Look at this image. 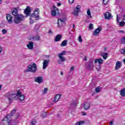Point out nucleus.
I'll return each mask as SVG.
<instances>
[{"label":"nucleus","mask_w":125,"mask_h":125,"mask_svg":"<svg viewBox=\"0 0 125 125\" xmlns=\"http://www.w3.org/2000/svg\"><path fill=\"white\" fill-rule=\"evenodd\" d=\"M17 109L14 108L11 111L10 114H7V116L1 121L0 123L1 125H10V120L8 119V118H10L11 117H13L15 112H16Z\"/></svg>","instance_id":"f257e3e1"},{"label":"nucleus","mask_w":125,"mask_h":125,"mask_svg":"<svg viewBox=\"0 0 125 125\" xmlns=\"http://www.w3.org/2000/svg\"><path fill=\"white\" fill-rule=\"evenodd\" d=\"M25 17L24 15L22 14H18L14 17V22L15 24H19L20 23H22L24 20H25Z\"/></svg>","instance_id":"f03ea898"},{"label":"nucleus","mask_w":125,"mask_h":125,"mask_svg":"<svg viewBox=\"0 0 125 125\" xmlns=\"http://www.w3.org/2000/svg\"><path fill=\"white\" fill-rule=\"evenodd\" d=\"M37 70H38V67H37V64L35 63L33 64H29L27 67V69L24 70L25 73H28V72H30L31 73H33L35 74L37 72Z\"/></svg>","instance_id":"7ed1b4c3"},{"label":"nucleus","mask_w":125,"mask_h":125,"mask_svg":"<svg viewBox=\"0 0 125 125\" xmlns=\"http://www.w3.org/2000/svg\"><path fill=\"white\" fill-rule=\"evenodd\" d=\"M31 11L32 10H31V8L30 7V6H27L26 9L24 11V14L26 15L25 17H27V16H30V19L34 18V17L36 18V15L34 14V13H33L32 14H30Z\"/></svg>","instance_id":"20e7f679"},{"label":"nucleus","mask_w":125,"mask_h":125,"mask_svg":"<svg viewBox=\"0 0 125 125\" xmlns=\"http://www.w3.org/2000/svg\"><path fill=\"white\" fill-rule=\"evenodd\" d=\"M6 97L8 98L9 102L10 103H12L13 102V100L16 99V94H12L11 93H7L5 94Z\"/></svg>","instance_id":"39448f33"},{"label":"nucleus","mask_w":125,"mask_h":125,"mask_svg":"<svg viewBox=\"0 0 125 125\" xmlns=\"http://www.w3.org/2000/svg\"><path fill=\"white\" fill-rule=\"evenodd\" d=\"M85 66L87 70H89L90 71L92 70V69L94 68V64H93V60L90 59L89 62H86Z\"/></svg>","instance_id":"423d86ee"},{"label":"nucleus","mask_w":125,"mask_h":125,"mask_svg":"<svg viewBox=\"0 0 125 125\" xmlns=\"http://www.w3.org/2000/svg\"><path fill=\"white\" fill-rule=\"evenodd\" d=\"M6 19L9 24H12V23L14 22V20H13V17H12V15L9 14H6Z\"/></svg>","instance_id":"0eeeda50"},{"label":"nucleus","mask_w":125,"mask_h":125,"mask_svg":"<svg viewBox=\"0 0 125 125\" xmlns=\"http://www.w3.org/2000/svg\"><path fill=\"white\" fill-rule=\"evenodd\" d=\"M81 7H82V6L80 5H77V6L74 9L73 14L74 15H79V13L80 12V11H81Z\"/></svg>","instance_id":"6e6552de"},{"label":"nucleus","mask_w":125,"mask_h":125,"mask_svg":"<svg viewBox=\"0 0 125 125\" xmlns=\"http://www.w3.org/2000/svg\"><path fill=\"white\" fill-rule=\"evenodd\" d=\"M33 13H34L35 15V20H39V19H40V9L36 8Z\"/></svg>","instance_id":"1a4fd4ad"},{"label":"nucleus","mask_w":125,"mask_h":125,"mask_svg":"<svg viewBox=\"0 0 125 125\" xmlns=\"http://www.w3.org/2000/svg\"><path fill=\"white\" fill-rule=\"evenodd\" d=\"M102 30V27L101 26L98 27L93 32V35L97 36V35H99V33H100V32H101Z\"/></svg>","instance_id":"9d476101"},{"label":"nucleus","mask_w":125,"mask_h":125,"mask_svg":"<svg viewBox=\"0 0 125 125\" xmlns=\"http://www.w3.org/2000/svg\"><path fill=\"white\" fill-rule=\"evenodd\" d=\"M104 18L105 20H109L112 18V14H111V13L109 12H106L104 14Z\"/></svg>","instance_id":"9b49d317"},{"label":"nucleus","mask_w":125,"mask_h":125,"mask_svg":"<svg viewBox=\"0 0 125 125\" xmlns=\"http://www.w3.org/2000/svg\"><path fill=\"white\" fill-rule=\"evenodd\" d=\"M35 82L38 83H42L43 82L42 76H38L35 78Z\"/></svg>","instance_id":"f8f14e48"},{"label":"nucleus","mask_w":125,"mask_h":125,"mask_svg":"<svg viewBox=\"0 0 125 125\" xmlns=\"http://www.w3.org/2000/svg\"><path fill=\"white\" fill-rule=\"evenodd\" d=\"M50 61L49 60H44L43 62V67H42L43 70H44V69H46L47 66H48V64H49Z\"/></svg>","instance_id":"ddd939ff"},{"label":"nucleus","mask_w":125,"mask_h":125,"mask_svg":"<svg viewBox=\"0 0 125 125\" xmlns=\"http://www.w3.org/2000/svg\"><path fill=\"white\" fill-rule=\"evenodd\" d=\"M62 39V35L61 34L58 35L55 37L54 42H60Z\"/></svg>","instance_id":"4468645a"},{"label":"nucleus","mask_w":125,"mask_h":125,"mask_svg":"<svg viewBox=\"0 0 125 125\" xmlns=\"http://www.w3.org/2000/svg\"><path fill=\"white\" fill-rule=\"evenodd\" d=\"M26 46L27 48L30 50L34 49V42H29V43L26 45Z\"/></svg>","instance_id":"2eb2a0df"},{"label":"nucleus","mask_w":125,"mask_h":125,"mask_svg":"<svg viewBox=\"0 0 125 125\" xmlns=\"http://www.w3.org/2000/svg\"><path fill=\"white\" fill-rule=\"evenodd\" d=\"M58 11H59L58 9L56 7L54 6V10L52 11V16H56V13H59Z\"/></svg>","instance_id":"dca6fc26"},{"label":"nucleus","mask_w":125,"mask_h":125,"mask_svg":"<svg viewBox=\"0 0 125 125\" xmlns=\"http://www.w3.org/2000/svg\"><path fill=\"white\" fill-rule=\"evenodd\" d=\"M12 14L14 16H16V15H18V9L17 8H13L12 11Z\"/></svg>","instance_id":"f3484780"},{"label":"nucleus","mask_w":125,"mask_h":125,"mask_svg":"<svg viewBox=\"0 0 125 125\" xmlns=\"http://www.w3.org/2000/svg\"><path fill=\"white\" fill-rule=\"evenodd\" d=\"M61 96L62 95L60 94L56 95L54 98V102H55V103H56V102H57L58 100L60 99V98H61Z\"/></svg>","instance_id":"a211bd4d"},{"label":"nucleus","mask_w":125,"mask_h":125,"mask_svg":"<svg viewBox=\"0 0 125 125\" xmlns=\"http://www.w3.org/2000/svg\"><path fill=\"white\" fill-rule=\"evenodd\" d=\"M90 106H91L90 103H86L83 105L84 110H88V109H89V108H90Z\"/></svg>","instance_id":"6ab92c4d"},{"label":"nucleus","mask_w":125,"mask_h":125,"mask_svg":"<svg viewBox=\"0 0 125 125\" xmlns=\"http://www.w3.org/2000/svg\"><path fill=\"white\" fill-rule=\"evenodd\" d=\"M98 63L99 64V65H101V64H103V60L102 59H96L95 60V63L96 64V63Z\"/></svg>","instance_id":"aec40b11"},{"label":"nucleus","mask_w":125,"mask_h":125,"mask_svg":"<svg viewBox=\"0 0 125 125\" xmlns=\"http://www.w3.org/2000/svg\"><path fill=\"white\" fill-rule=\"evenodd\" d=\"M60 60H59L58 63L59 64H61V62H65L66 61V58L64 57H58Z\"/></svg>","instance_id":"412c9836"},{"label":"nucleus","mask_w":125,"mask_h":125,"mask_svg":"<svg viewBox=\"0 0 125 125\" xmlns=\"http://www.w3.org/2000/svg\"><path fill=\"white\" fill-rule=\"evenodd\" d=\"M122 67V63H121V62H117L116 64V66H115V69L116 70H119L120 68Z\"/></svg>","instance_id":"4be33fe9"},{"label":"nucleus","mask_w":125,"mask_h":125,"mask_svg":"<svg viewBox=\"0 0 125 125\" xmlns=\"http://www.w3.org/2000/svg\"><path fill=\"white\" fill-rule=\"evenodd\" d=\"M101 56H102L103 59L106 60L108 57V53H102L101 54Z\"/></svg>","instance_id":"5701e85b"},{"label":"nucleus","mask_w":125,"mask_h":125,"mask_svg":"<svg viewBox=\"0 0 125 125\" xmlns=\"http://www.w3.org/2000/svg\"><path fill=\"white\" fill-rule=\"evenodd\" d=\"M47 116V114H46V112L42 111L41 114V117L42 119H44V118H46Z\"/></svg>","instance_id":"b1692460"},{"label":"nucleus","mask_w":125,"mask_h":125,"mask_svg":"<svg viewBox=\"0 0 125 125\" xmlns=\"http://www.w3.org/2000/svg\"><path fill=\"white\" fill-rule=\"evenodd\" d=\"M85 124V122L83 121H80L77 122H76L75 125H83Z\"/></svg>","instance_id":"393cba45"},{"label":"nucleus","mask_w":125,"mask_h":125,"mask_svg":"<svg viewBox=\"0 0 125 125\" xmlns=\"http://www.w3.org/2000/svg\"><path fill=\"white\" fill-rule=\"evenodd\" d=\"M19 100L21 101V102H23V101L25 100V96L24 95H21L20 96Z\"/></svg>","instance_id":"a878e982"},{"label":"nucleus","mask_w":125,"mask_h":125,"mask_svg":"<svg viewBox=\"0 0 125 125\" xmlns=\"http://www.w3.org/2000/svg\"><path fill=\"white\" fill-rule=\"evenodd\" d=\"M66 53H67V51H63L58 54V57H63V55H66Z\"/></svg>","instance_id":"bb28decb"},{"label":"nucleus","mask_w":125,"mask_h":125,"mask_svg":"<svg viewBox=\"0 0 125 125\" xmlns=\"http://www.w3.org/2000/svg\"><path fill=\"white\" fill-rule=\"evenodd\" d=\"M120 95L123 97L125 96V88L122 89L120 91Z\"/></svg>","instance_id":"cd10ccee"},{"label":"nucleus","mask_w":125,"mask_h":125,"mask_svg":"<svg viewBox=\"0 0 125 125\" xmlns=\"http://www.w3.org/2000/svg\"><path fill=\"white\" fill-rule=\"evenodd\" d=\"M67 42H68V41L64 40L61 44V45L62 46H66L67 45Z\"/></svg>","instance_id":"c85d7f7f"},{"label":"nucleus","mask_w":125,"mask_h":125,"mask_svg":"<svg viewBox=\"0 0 125 125\" xmlns=\"http://www.w3.org/2000/svg\"><path fill=\"white\" fill-rule=\"evenodd\" d=\"M40 36L38 35V36H36L35 37H33L32 38V40H34V41H40Z\"/></svg>","instance_id":"c756f323"},{"label":"nucleus","mask_w":125,"mask_h":125,"mask_svg":"<svg viewBox=\"0 0 125 125\" xmlns=\"http://www.w3.org/2000/svg\"><path fill=\"white\" fill-rule=\"evenodd\" d=\"M36 124H37V121L36 119H32L30 122L31 125H36Z\"/></svg>","instance_id":"7c9ffc66"},{"label":"nucleus","mask_w":125,"mask_h":125,"mask_svg":"<svg viewBox=\"0 0 125 125\" xmlns=\"http://www.w3.org/2000/svg\"><path fill=\"white\" fill-rule=\"evenodd\" d=\"M100 90H101V87H100V86H99L95 89V92L96 93H99V92H100Z\"/></svg>","instance_id":"2f4dec72"},{"label":"nucleus","mask_w":125,"mask_h":125,"mask_svg":"<svg viewBox=\"0 0 125 125\" xmlns=\"http://www.w3.org/2000/svg\"><path fill=\"white\" fill-rule=\"evenodd\" d=\"M20 117V113H16L15 115V118L17 120V119H19V117Z\"/></svg>","instance_id":"473e14b6"},{"label":"nucleus","mask_w":125,"mask_h":125,"mask_svg":"<svg viewBox=\"0 0 125 125\" xmlns=\"http://www.w3.org/2000/svg\"><path fill=\"white\" fill-rule=\"evenodd\" d=\"M121 43L123 44H125V37H124L121 39Z\"/></svg>","instance_id":"72a5a7b5"},{"label":"nucleus","mask_w":125,"mask_h":125,"mask_svg":"<svg viewBox=\"0 0 125 125\" xmlns=\"http://www.w3.org/2000/svg\"><path fill=\"white\" fill-rule=\"evenodd\" d=\"M21 94H22L21 92L19 90H18L16 95V96H21Z\"/></svg>","instance_id":"f704fd0d"},{"label":"nucleus","mask_w":125,"mask_h":125,"mask_svg":"<svg viewBox=\"0 0 125 125\" xmlns=\"http://www.w3.org/2000/svg\"><path fill=\"white\" fill-rule=\"evenodd\" d=\"M88 28L89 30H92V29H93V24L90 23Z\"/></svg>","instance_id":"c9c22d12"},{"label":"nucleus","mask_w":125,"mask_h":125,"mask_svg":"<svg viewBox=\"0 0 125 125\" xmlns=\"http://www.w3.org/2000/svg\"><path fill=\"white\" fill-rule=\"evenodd\" d=\"M78 41L79 42H83V39H82V36L81 35L78 37Z\"/></svg>","instance_id":"e433bc0d"},{"label":"nucleus","mask_w":125,"mask_h":125,"mask_svg":"<svg viewBox=\"0 0 125 125\" xmlns=\"http://www.w3.org/2000/svg\"><path fill=\"white\" fill-rule=\"evenodd\" d=\"M120 51L121 54H125V48L124 49H121Z\"/></svg>","instance_id":"4c0bfd02"},{"label":"nucleus","mask_w":125,"mask_h":125,"mask_svg":"<svg viewBox=\"0 0 125 125\" xmlns=\"http://www.w3.org/2000/svg\"><path fill=\"white\" fill-rule=\"evenodd\" d=\"M119 25H120L121 26H124V25H125V21H121V22L119 23Z\"/></svg>","instance_id":"58836bf2"},{"label":"nucleus","mask_w":125,"mask_h":125,"mask_svg":"<svg viewBox=\"0 0 125 125\" xmlns=\"http://www.w3.org/2000/svg\"><path fill=\"white\" fill-rule=\"evenodd\" d=\"M2 33L3 35H5V34L7 33V31L6 29H3L2 30Z\"/></svg>","instance_id":"ea45409f"},{"label":"nucleus","mask_w":125,"mask_h":125,"mask_svg":"<svg viewBox=\"0 0 125 125\" xmlns=\"http://www.w3.org/2000/svg\"><path fill=\"white\" fill-rule=\"evenodd\" d=\"M87 14L88 16H91V13L90 12V10H87Z\"/></svg>","instance_id":"a19ab883"},{"label":"nucleus","mask_w":125,"mask_h":125,"mask_svg":"<svg viewBox=\"0 0 125 125\" xmlns=\"http://www.w3.org/2000/svg\"><path fill=\"white\" fill-rule=\"evenodd\" d=\"M108 1H109V0H103L104 4H107V3H108Z\"/></svg>","instance_id":"79ce46f5"},{"label":"nucleus","mask_w":125,"mask_h":125,"mask_svg":"<svg viewBox=\"0 0 125 125\" xmlns=\"http://www.w3.org/2000/svg\"><path fill=\"white\" fill-rule=\"evenodd\" d=\"M74 70H75V66H71V67L70 68V72H72V71H74Z\"/></svg>","instance_id":"37998d69"},{"label":"nucleus","mask_w":125,"mask_h":125,"mask_svg":"<svg viewBox=\"0 0 125 125\" xmlns=\"http://www.w3.org/2000/svg\"><path fill=\"white\" fill-rule=\"evenodd\" d=\"M30 24H33L34 23V20H33V19L30 18Z\"/></svg>","instance_id":"c03bdc74"},{"label":"nucleus","mask_w":125,"mask_h":125,"mask_svg":"<svg viewBox=\"0 0 125 125\" xmlns=\"http://www.w3.org/2000/svg\"><path fill=\"white\" fill-rule=\"evenodd\" d=\"M69 2L70 4H72V3H74V0H69Z\"/></svg>","instance_id":"a18cd8bd"},{"label":"nucleus","mask_w":125,"mask_h":125,"mask_svg":"<svg viewBox=\"0 0 125 125\" xmlns=\"http://www.w3.org/2000/svg\"><path fill=\"white\" fill-rule=\"evenodd\" d=\"M47 91V88H45L43 90V93H45Z\"/></svg>","instance_id":"49530a36"},{"label":"nucleus","mask_w":125,"mask_h":125,"mask_svg":"<svg viewBox=\"0 0 125 125\" xmlns=\"http://www.w3.org/2000/svg\"><path fill=\"white\" fill-rule=\"evenodd\" d=\"M59 21H60L61 23H65V21H64V20H62V19H59Z\"/></svg>","instance_id":"de8ad7c7"},{"label":"nucleus","mask_w":125,"mask_h":125,"mask_svg":"<svg viewBox=\"0 0 125 125\" xmlns=\"http://www.w3.org/2000/svg\"><path fill=\"white\" fill-rule=\"evenodd\" d=\"M82 114L83 116H86V112H84L83 111L82 112Z\"/></svg>","instance_id":"09e8293b"},{"label":"nucleus","mask_w":125,"mask_h":125,"mask_svg":"<svg viewBox=\"0 0 125 125\" xmlns=\"http://www.w3.org/2000/svg\"><path fill=\"white\" fill-rule=\"evenodd\" d=\"M120 21V19L119 18V16L117 15V22H119Z\"/></svg>","instance_id":"8fccbe9b"},{"label":"nucleus","mask_w":125,"mask_h":125,"mask_svg":"<svg viewBox=\"0 0 125 125\" xmlns=\"http://www.w3.org/2000/svg\"><path fill=\"white\" fill-rule=\"evenodd\" d=\"M113 124H114V122L113 121H110L109 122V125H113Z\"/></svg>","instance_id":"3c124183"},{"label":"nucleus","mask_w":125,"mask_h":125,"mask_svg":"<svg viewBox=\"0 0 125 125\" xmlns=\"http://www.w3.org/2000/svg\"><path fill=\"white\" fill-rule=\"evenodd\" d=\"M48 33L49 34H51V35H52V31H51V30H50L49 31H48Z\"/></svg>","instance_id":"603ef678"},{"label":"nucleus","mask_w":125,"mask_h":125,"mask_svg":"<svg viewBox=\"0 0 125 125\" xmlns=\"http://www.w3.org/2000/svg\"><path fill=\"white\" fill-rule=\"evenodd\" d=\"M1 51H2V48L1 46H0V53H1Z\"/></svg>","instance_id":"864d4df0"},{"label":"nucleus","mask_w":125,"mask_h":125,"mask_svg":"<svg viewBox=\"0 0 125 125\" xmlns=\"http://www.w3.org/2000/svg\"><path fill=\"white\" fill-rule=\"evenodd\" d=\"M119 33H123L124 34L125 33V31L124 30H120Z\"/></svg>","instance_id":"5fc2aeb1"},{"label":"nucleus","mask_w":125,"mask_h":125,"mask_svg":"<svg viewBox=\"0 0 125 125\" xmlns=\"http://www.w3.org/2000/svg\"><path fill=\"white\" fill-rule=\"evenodd\" d=\"M57 5H58V6H61V3H60V2L58 3Z\"/></svg>","instance_id":"6e6d98bb"},{"label":"nucleus","mask_w":125,"mask_h":125,"mask_svg":"<svg viewBox=\"0 0 125 125\" xmlns=\"http://www.w3.org/2000/svg\"><path fill=\"white\" fill-rule=\"evenodd\" d=\"M73 28L74 30H75V28H76V25H75V24L73 25Z\"/></svg>","instance_id":"4d7b16f0"},{"label":"nucleus","mask_w":125,"mask_h":125,"mask_svg":"<svg viewBox=\"0 0 125 125\" xmlns=\"http://www.w3.org/2000/svg\"><path fill=\"white\" fill-rule=\"evenodd\" d=\"M84 61H86V57H85L83 59Z\"/></svg>","instance_id":"13d9d810"},{"label":"nucleus","mask_w":125,"mask_h":125,"mask_svg":"<svg viewBox=\"0 0 125 125\" xmlns=\"http://www.w3.org/2000/svg\"><path fill=\"white\" fill-rule=\"evenodd\" d=\"M123 20L125 21V15L123 16Z\"/></svg>","instance_id":"bf43d9fd"},{"label":"nucleus","mask_w":125,"mask_h":125,"mask_svg":"<svg viewBox=\"0 0 125 125\" xmlns=\"http://www.w3.org/2000/svg\"><path fill=\"white\" fill-rule=\"evenodd\" d=\"M61 75L62 76L63 75V72H62V71L61 72Z\"/></svg>","instance_id":"052dcab7"},{"label":"nucleus","mask_w":125,"mask_h":125,"mask_svg":"<svg viewBox=\"0 0 125 125\" xmlns=\"http://www.w3.org/2000/svg\"><path fill=\"white\" fill-rule=\"evenodd\" d=\"M9 125H15V124H13V123H11V124H10Z\"/></svg>","instance_id":"680f3d73"},{"label":"nucleus","mask_w":125,"mask_h":125,"mask_svg":"<svg viewBox=\"0 0 125 125\" xmlns=\"http://www.w3.org/2000/svg\"><path fill=\"white\" fill-rule=\"evenodd\" d=\"M123 62H124V63H125V59H124V60H123Z\"/></svg>","instance_id":"e2e57ef3"},{"label":"nucleus","mask_w":125,"mask_h":125,"mask_svg":"<svg viewBox=\"0 0 125 125\" xmlns=\"http://www.w3.org/2000/svg\"><path fill=\"white\" fill-rule=\"evenodd\" d=\"M58 25L59 26V21H58Z\"/></svg>","instance_id":"0e129e2a"},{"label":"nucleus","mask_w":125,"mask_h":125,"mask_svg":"<svg viewBox=\"0 0 125 125\" xmlns=\"http://www.w3.org/2000/svg\"><path fill=\"white\" fill-rule=\"evenodd\" d=\"M97 71H100V69H97Z\"/></svg>","instance_id":"69168bd1"},{"label":"nucleus","mask_w":125,"mask_h":125,"mask_svg":"<svg viewBox=\"0 0 125 125\" xmlns=\"http://www.w3.org/2000/svg\"><path fill=\"white\" fill-rule=\"evenodd\" d=\"M1 2H2L1 0H0V4L1 3Z\"/></svg>","instance_id":"338daca9"},{"label":"nucleus","mask_w":125,"mask_h":125,"mask_svg":"<svg viewBox=\"0 0 125 125\" xmlns=\"http://www.w3.org/2000/svg\"><path fill=\"white\" fill-rule=\"evenodd\" d=\"M1 88V85H0V89Z\"/></svg>","instance_id":"774afa93"}]
</instances>
